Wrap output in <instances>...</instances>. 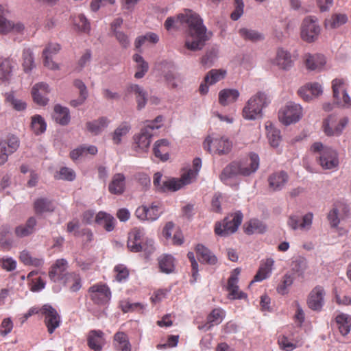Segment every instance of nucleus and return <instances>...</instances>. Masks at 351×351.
Segmentation results:
<instances>
[{"label":"nucleus","instance_id":"nucleus-52","mask_svg":"<svg viewBox=\"0 0 351 351\" xmlns=\"http://www.w3.org/2000/svg\"><path fill=\"white\" fill-rule=\"evenodd\" d=\"M12 66L10 60L0 58V80L3 81L9 80Z\"/></svg>","mask_w":351,"mask_h":351},{"label":"nucleus","instance_id":"nucleus-46","mask_svg":"<svg viewBox=\"0 0 351 351\" xmlns=\"http://www.w3.org/2000/svg\"><path fill=\"white\" fill-rule=\"evenodd\" d=\"M108 123L109 121L106 117H100L97 120L87 122L86 128L90 132L98 134L108 126Z\"/></svg>","mask_w":351,"mask_h":351},{"label":"nucleus","instance_id":"nucleus-25","mask_svg":"<svg viewBox=\"0 0 351 351\" xmlns=\"http://www.w3.org/2000/svg\"><path fill=\"white\" fill-rule=\"evenodd\" d=\"M304 60L306 68L311 71H320L326 63L325 56L320 53H307Z\"/></svg>","mask_w":351,"mask_h":351},{"label":"nucleus","instance_id":"nucleus-39","mask_svg":"<svg viewBox=\"0 0 351 351\" xmlns=\"http://www.w3.org/2000/svg\"><path fill=\"white\" fill-rule=\"evenodd\" d=\"M335 324L339 332L343 335H347L351 328V317L344 313H341L335 317Z\"/></svg>","mask_w":351,"mask_h":351},{"label":"nucleus","instance_id":"nucleus-38","mask_svg":"<svg viewBox=\"0 0 351 351\" xmlns=\"http://www.w3.org/2000/svg\"><path fill=\"white\" fill-rule=\"evenodd\" d=\"M53 119L56 123L62 125H67L70 121L69 110L60 105H56L54 106Z\"/></svg>","mask_w":351,"mask_h":351},{"label":"nucleus","instance_id":"nucleus-40","mask_svg":"<svg viewBox=\"0 0 351 351\" xmlns=\"http://www.w3.org/2000/svg\"><path fill=\"white\" fill-rule=\"evenodd\" d=\"M169 141L167 139H161L157 141L154 146V153L156 157L160 158L162 161H166L169 158L168 154Z\"/></svg>","mask_w":351,"mask_h":351},{"label":"nucleus","instance_id":"nucleus-12","mask_svg":"<svg viewBox=\"0 0 351 351\" xmlns=\"http://www.w3.org/2000/svg\"><path fill=\"white\" fill-rule=\"evenodd\" d=\"M44 323L49 334L54 332L61 324V317L58 311L51 305L45 304L41 307Z\"/></svg>","mask_w":351,"mask_h":351},{"label":"nucleus","instance_id":"nucleus-22","mask_svg":"<svg viewBox=\"0 0 351 351\" xmlns=\"http://www.w3.org/2000/svg\"><path fill=\"white\" fill-rule=\"evenodd\" d=\"M106 343L104 333L100 330H91L87 335V344L94 351H101Z\"/></svg>","mask_w":351,"mask_h":351},{"label":"nucleus","instance_id":"nucleus-51","mask_svg":"<svg viewBox=\"0 0 351 351\" xmlns=\"http://www.w3.org/2000/svg\"><path fill=\"white\" fill-rule=\"evenodd\" d=\"M291 267L293 271L302 276L308 267L307 261L303 256H298L291 262Z\"/></svg>","mask_w":351,"mask_h":351},{"label":"nucleus","instance_id":"nucleus-4","mask_svg":"<svg viewBox=\"0 0 351 351\" xmlns=\"http://www.w3.org/2000/svg\"><path fill=\"white\" fill-rule=\"evenodd\" d=\"M268 103L267 95L264 93L258 92L250 98L243 107V117L247 120H255L262 117L263 109Z\"/></svg>","mask_w":351,"mask_h":351},{"label":"nucleus","instance_id":"nucleus-19","mask_svg":"<svg viewBox=\"0 0 351 351\" xmlns=\"http://www.w3.org/2000/svg\"><path fill=\"white\" fill-rule=\"evenodd\" d=\"M67 267L68 263L65 259L61 258L56 260L49 271L50 279L55 282H62L66 274L68 273L66 272Z\"/></svg>","mask_w":351,"mask_h":351},{"label":"nucleus","instance_id":"nucleus-3","mask_svg":"<svg viewBox=\"0 0 351 351\" xmlns=\"http://www.w3.org/2000/svg\"><path fill=\"white\" fill-rule=\"evenodd\" d=\"M162 120V116H158L153 121L147 120L145 121L144 127L141 130L140 133L136 134L134 137L137 152H147L151 143L153 130L161 127L159 123H161Z\"/></svg>","mask_w":351,"mask_h":351},{"label":"nucleus","instance_id":"nucleus-35","mask_svg":"<svg viewBox=\"0 0 351 351\" xmlns=\"http://www.w3.org/2000/svg\"><path fill=\"white\" fill-rule=\"evenodd\" d=\"M274 263V261L271 258H267L265 261L263 262L261 264L256 274L254 276V280L251 282V284L254 282L262 281L267 278L271 271Z\"/></svg>","mask_w":351,"mask_h":351},{"label":"nucleus","instance_id":"nucleus-47","mask_svg":"<svg viewBox=\"0 0 351 351\" xmlns=\"http://www.w3.org/2000/svg\"><path fill=\"white\" fill-rule=\"evenodd\" d=\"M74 86L80 91V97L77 99L71 101V105L73 107H77L82 104L88 97V91L86 85L80 80H75L73 82Z\"/></svg>","mask_w":351,"mask_h":351},{"label":"nucleus","instance_id":"nucleus-33","mask_svg":"<svg viewBox=\"0 0 351 351\" xmlns=\"http://www.w3.org/2000/svg\"><path fill=\"white\" fill-rule=\"evenodd\" d=\"M239 95V92L237 89H223L219 93V103L223 106H227L236 101Z\"/></svg>","mask_w":351,"mask_h":351},{"label":"nucleus","instance_id":"nucleus-9","mask_svg":"<svg viewBox=\"0 0 351 351\" xmlns=\"http://www.w3.org/2000/svg\"><path fill=\"white\" fill-rule=\"evenodd\" d=\"M302 116V108L301 106L292 102L288 103L278 112L280 121L286 125L298 121Z\"/></svg>","mask_w":351,"mask_h":351},{"label":"nucleus","instance_id":"nucleus-56","mask_svg":"<svg viewBox=\"0 0 351 351\" xmlns=\"http://www.w3.org/2000/svg\"><path fill=\"white\" fill-rule=\"evenodd\" d=\"M22 65L25 72L30 71L35 66L33 54L30 49L23 50Z\"/></svg>","mask_w":351,"mask_h":351},{"label":"nucleus","instance_id":"nucleus-49","mask_svg":"<svg viewBox=\"0 0 351 351\" xmlns=\"http://www.w3.org/2000/svg\"><path fill=\"white\" fill-rule=\"evenodd\" d=\"M226 75V71L223 69H212L205 76L204 82L208 85H213L223 80Z\"/></svg>","mask_w":351,"mask_h":351},{"label":"nucleus","instance_id":"nucleus-14","mask_svg":"<svg viewBox=\"0 0 351 351\" xmlns=\"http://www.w3.org/2000/svg\"><path fill=\"white\" fill-rule=\"evenodd\" d=\"M19 145V138L13 134L8 136L5 141H0V165L5 164L8 156L14 153Z\"/></svg>","mask_w":351,"mask_h":351},{"label":"nucleus","instance_id":"nucleus-11","mask_svg":"<svg viewBox=\"0 0 351 351\" xmlns=\"http://www.w3.org/2000/svg\"><path fill=\"white\" fill-rule=\"evenodd\" d=\"M335 101L345 108L351 106V99L347 93V84L343 79L336 78L332 82Z\"/></svg>","mask_w":351,"mask_h":351},{"label":"nucleus","instance_id":"nucleus-44","mask_svg":"<svg viewBox=\"0 0 351 351\" xmlns=\"http://www.w3.org/2000/svg\"><path fill=\"white\" fill-rule=\"evenodd\" d=\"M174 258L171 255L163 254L158 258V265L160 271L169 274L174 270Z\"/></svg>","mask_w":351,"mask_h":351},{"label":"nucleus","instance_id":"nucleus-13","mask_svg":"<svg viewBox=\"0 0 351 351\" xmlns=\"http://www.w3.org/2000/svg\"><path fill=\"white\" fill-rule=\"evenodd\" d=\"M348 118H342L337 122L335 115H330L323 121V130L327 136H339L348 124Z\"/></svg>","mask_w":351,"mask_h":351},{"label":"nucleus","instance_id":"nucleus-58","mask_svg":"<svg viewBox=\"0 0 351 351\" xmlns=\"http://www.w3.org/2000/svg\"><path fill=\"white\" fill-rule=\"evenodd\" d=\"M5 101L12 106L17 111H22L26 108V103L14 97L13 93L5 94Z\"/></svg>","mask_w":351,"mask_h":351},{"label":"nucleus","instance_id":"nucleus-29","mask_svg":"<svg viewBox=\"0 0 351 351\" xmlns=\"http://www.w3.org/2000/svg\"><path fill=\"white\" fill-rule=\"evenodd\" d=\"M128 93L135 95L138 110L143 108L147 101V93L145 90L138 84H130L127 87Z\"/></svg>","mask_w":351,"mask_h":351},{"label":"nucleus","instance_id":"nucleus-24","mask_svg":"<svg viewBox=\"0 0 351 351\" xmlns=\"http://www.w3.org/2000/svg\"><path fill=\"white\" fill-rule=\"evenodd\" d=\"M162 175L160 172H157L154 175L153 183L156 188L162 192L176 191L179 190V182L176 179L172 178L164 182H161Z\"/></svg>","mask_w":351,"mask_h":351},{"label":"nucleus","instance_id":"nucleus-28","mask_svg":"<svg viewBox=\"0 0 351 351\" xmlns=\"http://www.w3.org/2000/svg\"><path fill=\"white\" fill-rule=\"evenodd\" d=\"M95 222L107 232L112 231L116 224L114 217L109 213L103 211L99 212L95 215Z\"/></svg>","mask_w":351,"mask_h":351},{"label":"nucleus","instance_id":"nucleus-26","mask_svg":"<svg viewBox=\"0 0 351 351\" xmlns=\"http://www.w3.org/2000/svg\"><path fill=\"white\" fill-rule=\"evenodd\" d=\"M49 93L47 84L40 82L36 84L32 90L34 101L40 106H45L48 102L47 95Z\"/></svg>","mask_w":351,"mask_h":351},{"label":"nucleus","instance_id":"nucleus-5","mask_svg":"<svg viewBox=\"0 0 351 351\" xmlns=\"http://www.w3.org/2000/svg\"><path fill=\"white\" fill-rule=\"evenodd\" d=\"M311 150L314 153H318L319 164L324 169H333L338 167L339 164L337 152L329 147H324L322 143H314Z\"/></svg>","mask_w":351,"mask_h":351},{"label":"nucleus","instance_id":"nucleus-36","mask_svg":"<svg viewBox=\"0 0 351 351\" xmlns=\"http://www.w3.org/2000/svg\"><path fill=\"white\" fill-rule=\"evenodd\" d=\"M36 226V219L34 217H29L26 223L23 225H20L15 228V234L18 237H25L32 234Z\"/></svg>","mask_w":351,"mask_h":351},{"label":"nucleus","instance_id":"nucleus-23","mask_svg":"<svg viewBox=\"0 0 351 351\" xmlns=\"http://www.w3.org/2000/svg\"><path fill=\"white\" fill-rule=\"evenodd\" d=\"M298 93L304 101H309L322 94V88L321 85L317 82L308 83L300 87L298 90Z\"/></svg>","mask_w":351,"mask_h":351},{"label":"nucleus","instance_id":"nucleus-31","mask_svg":"<svg viewBox=\"0 0 351 351\" xmlns=\"http://www.w3.org/2000/svg\"><path fill=\"white\" fill-rule=\"evenodd\" d=\"M114 348L119 351H131L132 346L130 343L128 336L121 331L117 332L113 337Z\"/></svg>","mask_w":351,"mask_h":351},{"label":"nucleus","instance_id":"nucleus-20","mask_svg":"<svg viewBox=\"0 0 351 351\" xmlns=\"http://www.w3.org/2000/svg\"><path fill=\"white\" fill-rule=\"evenodd\" d=\"M241 176H248L254 173L259 167V157L256 154H250L249 158L239 161Z\"/></svg>","mask_w":351,"mask_h":351},{"label":"nucleus","instance_id":"nucleus-45","mask_svg":"<svg viewBox=\"0 0 351 351\" xmlns=\"http://www.w3.org/2000/svg\"><path fill=\"white\" fill-rule=\"evenodd\" d=\"M19 259L24 265L36 267H42L44 263L43 258L34 257L27 250H23L21 252Z\"/></svg>","mask_w":351,"mask_h":351},{"label":"nucleus","instance_id":"nucleus-34","mask_svg":"<svg viewBox=\"0 0 351 351\" xmlns=\"http://www.w3.org/2000/svg\"><path fill=\"white\" fill-rule=\"evenodd\" d=\"M197 256L201 262L209 265H215L217 262V257L205 246L198 244L195 247Z\"/></svg>","mask_w":351,"mask_h":351},{"label":"nucleus","instance_id":"nucleus-60","mask_svg":"<svg viewBox=\"0 0 351 351\" xmlns=\"http://www.w3.org/2000/svg\"><path fill=\"white\" fill-rule=\"evenodd\" d=\"M268 125L266 124V128L267 129V137L269 139V144L273 147H278L280 141H281V137H280V132L278 130L270 128L268 129Z\"/></svg>","mask_w":351,"mask_h":351},{"label":"nucleus","instance_id":"nucleus-43","mask_svg":"<svg viewBox=\"0 0 351 351\" xmlns=\"http://www.w3.org/2000/svg\"><path fill=\"white\" fill-rule=\"evenodd\" d=\"M34 208L36 214H42L46 212H53L55 206L51 200L42 197L34 202Z\"/></svg>","mask_w":351,"mask_h":351},{"label":"nucleus","instance_id":"nucleus-55","mask_svg":"<svg viewBox=\"0 0 351 351\" xmlns=\"http://www.w3.org/2000/svg\"><path fill=\"white\" fill-rule=\"evenodd\" d=\"M240 36L245 40L256 42L258 40H263L264 38L263 34L258 32L249 29L247 28H242L239 29Z\"/></svg>","mask_w":351,"mask_h":351},{"label":"nucleus","instance_id":"nucleus-62","mask_svg":"<svg viewBox=\"0 0 351 351\" xmlns=\"http://www.w3.org/2000/svg\"><path fill=\"white\" fill-rule=\"evenodd\" d=\"M58 179L73 181L75 178V171L68 167H62L58 173Z\"/></svg>","mask_w":351,"mask_h":351},{"label":"nucleus","instance_id":"nucleus-7","mask_svg":"<svg viewBox=\"0 0 351 351\" xmlns=\"http://www.w3.org/2000/svg\"><path fill=\"white\" fill-rule=\"evenodd\" d=\"M321 32L318 19L315 16H308L302 21L301 26V38L307 43L315 41Z\"/></svg>","mask_w":351,"mask_h":351},{"label":"nucleus","instance_id":"nucleus-48","mask_svg":"<svg viewBox=\"0 0 351 351\" xmlns=\"http://www.w3.org/2000/svg\"><path fill=\"white\" fill-rule=\"evenodd\" d=\"M131 130V126L128 122L121 123L114 131L112 139L114 144H119L121 142V138L127 135Z\"/></svg>","mask_w":351,"mask_h":351},{"label":"nucleus","instance_id":"nucleus-63","mask_svg":"<svg viewBox=\"0 0 351 351\" xmlns=\"http://www.w3.org/2000/svg\"><path fill=\"white\" fill-rule=\"evenodd\" d=\"M114 271L116 272V279L121 282L125 280L129 276V271L123 265H118L114 267Z\"/></svg>","mask_w":351,"mask_h":351},{"label":"nucleus","instance_id":"nucleus-50","mask_svg":"<svg viewBox=\"0 0 351 351\" xmlns=\"http://www.w3.org/2000/svg\"><path fill=\"white\" fill-rule=\"evenodd\" d=\"M47 128V123L44 119L38 114L32 117L31 128L36 135L43 134Z\"/></svg>","mask_w":351,"mask_h":351},{"label":"nucleus","instance_id":"nucleus-57","mask_svg":"<svg viewBox=\"0 0 351 351\" xmlns=\"http://www.w3.org/2000/svg\"><path fill=\"white\" fill-rule=\"evenodd\" d=\"M225 317V312L221 308H214L207 316V321L211 326L219 324Z\"/></svg>","mask_w":351,"mask_h":351},{"label":"nucleus","instance_id":"nucleus-2","mask_svg":"<svg viewBox=\"0 0 351 351\" xmlns=\"http://www.w3.org/2000/svg\"><path fill=\"white\" fill-rule=\"evenodd\" d=\"M127 246L132 252H145L151 254L154 250V241L145 237L144 230L133 228L128 233Z\"/></svg>","mask_w":351,"mask_h":351},{"label":"nucleus","instance_id":"nucleus-37","mask_svg":"<svg viewBox=\"0 0 351 351\" xmlns=\"http://www.w3.org/2000/svg\"><path fill=\"white\" fill-rule=\"evenodd\" d=\"M62 283L68 287L72 292H76L82 287L81 277L79 274L75 272L67 273Z\"/></svg>","mask_w":351,"mask_h":351},{"label":"nucleus","instance_id":"nucleus-8","mask_svg":"<svg viewBox=\"0 0 351 351\" xmlns=\"http://www.w3.org/2000/svg\"><path fill=\"white\" fill-rule=\"evenodd\" d=\"M203 146L210 153L223 155L227 154L230 152L232 144L228 138L225 137L213 138L208 136L205 139Z\"/></svg>","mask_w":351,"mask_h":351},{"label":"nucleus","instance_id":"nucleus-16","mask_svg":"<svg viewBox=\"0 0 351 351\" xmlns=\"http://www.w3.org/2000/svg\"><path fill=\"white\" fill-rule=\"evenodd\" d=\"M326 292L322 286H316L309 293L307 298V305L315 311H320L324 304Z\"/></svg>","mask_w":351,"mask_h":351},{"label":"nucleus","instance_id":"nucleus-15","mask_svg":"<svg viewBox=\"0 0 351 351\" xmlns=\"http://www.w3.org/2000/svg\"><path fill=\"white\" fill-rule=\"evenodd\" d=\"M8 10L5 5H0V33L7 34L10 32L21 33L24 25L21 23H14L5 19Z\"/></svg>","mask_w":351,"mask_h":351},{"label":"nucleus","instance_id":"nucleus-27","mask_svg":"<svg viewBox=\"0 0 351 351\" xmlns=\"http://www.w3.org/2000/svg\"><path fill=\"white\" fill-rule=\"evenodd\" d=\"M313 214L307 213L302 219L297 216H291L288 220L289 226L293 230H308L312 224Z\"/></svg>","mask_w":351,"mask_h":351},{"label":"nucleus","instance_id":"nucleus-53","mask_svg":"<svg viewBox=\"0 0 351 351\" xmlns=\"http://www.w3.org/2000/svg\"><path fill=\"white\" fill-rule=\"evenodd\" d=\"M133 60L137 63V71L134 77L137 79L142 78L148 70V64L143 60V57L138 54H134Z\"/></svg>","mask_w":351,"mask_h":351},{"label":"nucleus","instance_id":"nucleus-18","mask_svg":"<svg viewBox=\"0 0 351 351\" xmlns=\"http://www.w3.org/2000/svg\"><path fill=\"white\" fill-rule=\"evenodd\" d=\"M289 181L287 172L280 171L270 174L267 178L268 189L271 192L281 191Z\"/></svg>","mask_w":351,"mask_h":351},{"label":"nucleus","instance_id":"nucleus-61","mask_svg":"<svg viewBox=\"0 0 351 351\" xmlns=\"http://www.w3.org/2000/svg\"><path fill=\"white\" fill-rule=\"evenodd\" d=\"M197 176V172L194 171L192 169H189L187 171L184 172L180 180H177V182H179V189L182 188L184 185L188 184L192 182L193 179Z\"/></svg>","mask_w":351,"mask_h":351},{"label":"nucleus","instance_id":"nucleus-64","mask_svg":"<svg viewBox=\"0 0 351 351\" xmlns=\"http://www.w3.org/2000/svg\"><path fill=\"white\" fill-rule=\"evenodd\" d=\"M328 220L332 228H336L340 222L339 209L337 208H333L328 214Z\"/></svg>","mask_w":351,"mask_h":351},{"label":"nucleus","instance_id":"nucleus-59","mask_svg":"<svg viewBox=\"0 0 351 351\" xmlns=\"http://www.w3.org/2000/svg\"><path fill=\"white\" fill-rule=\"evenodd\" d=\"M148 220L157 219L162 213V204L160 202H153L149 207L147 206Z\"/></svg>","mask_w":351,"mask_h":351},{"label":"nucleus","instance_id":"nucleus-30","mask_svg":"<svg viewBox=\"0 0 351 351\" xmlns=\"http://www.w3.org/2000/svg\"><path fill=\"white\" fill-rule=\"evenodd\" d=\"M125 178L122 173H116L108 185V191L114 195H121L125 191Z\"/></svg>","mask_w":351,"mask_h":351},{"label":"nucleus","instance_id":"nucleus-1","mask_svg":"<svg viewBox=\"0 0 351 351\" xmlns=\"http://www.w3.org/2000/svg\"><path fill=\"white\" fill-rule=\"evenodd\" d=\"M178 23H185L187 25L184 46L191 51L201 50L212 36L211 33L207 32V29L199 16L191 10L178 15L177 18L168 17L164 26L169 31L178 28Z\"/></svg>","mask_w":351,"mask_h":351},{"label":"nucleus","instance_id":"nucleus-54","mask_svg":"<svg viewBox=\"0 0 351 351\" xmlns=\"http://www.w3.org/2000/svg\"><path fill=\"white\" fill-rule=\"evenodd\" d=\"M73 24L80 32L88 33L90 29V23L83 14L75 16Z\"/></svg>","mask_w":351,"mask_h":351},{"label":"nucleus","instance_id":"nucleus-6","mask_svg":"<svg viewBox=\"0 0 351 351\" xmlns=\"http://www.w3.org/2000/svg\"><path fill=\"white\" fill-rule=\"evenodd\" d=\"M242 220L243 214L240 211L228 215L222 221L215 223V233L219 237H228L237 230Z\"/></svg>","mask_w":351,"mask_h":351},{"label":"nucleus","instance_id":"nucleus-32","mask_svg":"<svg viewBox=\"0 0 351 351\" xmlns=\"http://www.w3.org/2000/svg\"><path fill=\"white\" fill-rule=\"evenodd\" d=\"M348 21V16L343 13H334L324 21L326 29H333L346 24Z\"/></svg>","mask_w":351,"mask_h":351},{"label":"nucleus","instance_id":"nucleus-17","mask_svg":"<svg viewBox=\"0 0 351 351\" xmlns=\"http://www.w3.org/2000/svg\"><path fill=\"white\" fill-rule=\"evenodd\" d=\"M271 63L279 69L288 71L293 66L294 60L289 51L278 48L276 56L271 60Z\"/></svg>","mask_w":351,"mask_h":351},{"label":"nucleus","instance_id":"nucleus-41","mask_svg":"<svg viewBox=\"0 0 351 351\" xmlns=\"http://www.w3.org/2000/svg\"><path fill=\"white\" fill-rule=\"evenodd\" d=\"M245 232L247 234H261L266 231V226L257 219H252L245 224Z\"/></svg>","mask_w":351,"mask_h":351},{"label":"nucleus","instance_id":"nucleus-42","mask_svg":"<svg viewBox=\"0 0 351 351\" xmlns=\"http://www.w3.org/2000/svg\"><path fill=\"white\" fill-rule=\"evenodd\" d=\"M240 170L239 161H233L223 169L220 175L221 180L226 181L229 178L241 176Z\"/></svg>","mask_w":351,"mask_h":351},{"label":"nucleus","instance_id":"nucleus-21","mask_svg":"<svg viewBox=\"0 0 351 351\" xmlns=\"http://www.w3.org/2000/svg\"><path fill=\"white\" fill-rule=\"evenodd\" d=\"M240 272L241 269L239 268L233 269L228 280L227 289L232 299H242L246 297L243 292L239 291L237 285Z\"/></svg>","mask_w":351,"mask_h":351},{"label":"nucleus","instance_id":"nucleus-10","mask_svg":"<svg viewBox=\"0 0 351 351\" xmlns=\"http://www.w3.org/2000/svg\"><path fill=\"white\" fill-rule=\"evenodd\" d=\"M88 293L90 300L97 305H106L111 299L110 288L104 283H97L89 287Z\"/></svg>","mask_w":351,"mask_h":351}]
</instances>
